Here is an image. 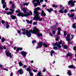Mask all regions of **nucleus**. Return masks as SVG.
I'll list each match as a JSON object with an SVG mask.
<instances>
[{
	"mask_svg": "<svg viewBox=\"0 0 76 76\" xmlns=\"http://www.w3.org/2000/svg\"><path fill=\"white\" fill-rule=\"evenodd\" d=\"M33 29V30H31L29 31L27 30L25 31V29H22V33L23 35H25V34H26L27 36L28 37H30L31 36V33H34V34H38V37H40V36L42 37V34H40L39 33V30H38V28H37L36 27H34Z\"/></svg>",
	"mask_w": 76,
	"mask_h": 76,
	"instance_id": "1",
	"label": "nucleus"
},
{
	"mask_svg": "<svg viewBox=\"0 0 76 76\" xmlns=\"http://www.w3.org/2000/svg\"><path fill=\"white\" fill-rule=\"evenodd\" d=\"M23 10L25 14H23L22 13H20L19 14H18V16H22V17H24V16L26 17V16H29L30 15H32V12L31 11H30L29 13H27V12H26V9H25V8H23Z\"/></svg>",
	"mask_w": 76,
	"mask_h": 76,
	"instance_id": "2",
	"label": "nucleus"
},
{
	"mask_svg": "<svg viewBox=\"0 0 76 76\" xmlns=\"http://www.w3.org/2000/svg\"><path fill=\"white\" fill-rule=\"evenodd\" d=\"M34 9V16L38 15H39V12H38L37 10H40V8L38 7L35 9Z\"/></svg>",
	"mask_w": 76,
	"mask_h": 76,
	"instance_id": "3",
	"label": "nucleus"
},
{
	"mask_svg": "<svg viewBox=\"0 0 76 76\" xmlns=\"http://www.w3.org/2000/svg\"><path fill=\"white\" fill-rule=\"evenodd\" d=\"M35 17L33 18V20H39V21H42V19L40 18V17L39 16V14L37 15H34Z\"/></svg>",
	"mask_w": 76,
	"mask_h": 76,
	"instance_id": "4",
	"label": "nucleus"
},
{
	"mask_svg": "<svg viewBox=\"0 0 76 76\" xmlns=\"http://www.w3.org/2000/svg\"><path fill=\"white\" fill-rule=\"evenodd\" d=\"M62 44V41H60V42H58V44L57 42H56L55 43L53 44L54 46H56L57 45V47H58V48H61V46H60V44Z\"/></svg>",
	"mask_w": 76,
	"mask_h": 76,
	"instance_id": "5",
	"label": "nucleus"
},
{
	"mask_svg": "<svg viewBox=\"0 0 76 76\" xmlns=\"http://www.w3.org/2000/svg\"><path fill=\"white\" fill-rule=\"evenodd\" d=\"M1 3L3 4V7L4 9L6 7V2L5 1V0H1Z\"/></svg>",
	"mask_w": 76,
	"mask_h": 76,
	"instance_id": "6",
	"label": "nucleus"
},
{
	"mask_svg": "<svg viewBox=\"0 0 76 76\" xmlns=\"http://www.w3.org/2000/svg\"><path fill=\"white\" fill-rule=\"evenodd\" d=\"M51 29H52V32L53 34V35H54L55 34H56V29H57V28H55L54 26L51 27Z\"/></svg>",
	"mask_w": 76,
	"mask_h": 76,
	"instance_id": "7",
	"label": "nucleus"
},
{
	"mask_svg": "<svg viewBox=\"0 0 76 76\" xmlns=\"http://www.w3.org/2000/svg\"><path fill=\"white\" fill-rule=\"evenodd\" d=\"M76 1H69V5H71V7H73L74 5V3H75Z\"/></svg>",
	"mask_w": 76,
	"mask_h": 76,
	"instance_id": "8",
	"label": "nucleus"
},
{
	"mask_svg": "<svg viewBox=\"0 0 76 76\" xmlns=\"http://www.w3.org/2000/svg\"><path fill=\"white\" fill-rule=\"evenodd\" d=\"M66 40L68 42L70 41V35L67 34L66 38Z\"/></svg>",
	"mask_w": 76,
	"mask_h": 76,
	"instance_id": "9",
	"label": "nucleus"
},
{
	"mask_svg": "<svg viewBox=\"0 0 76 76\" xmlns=\"http://www.w3.org/2000/svg\"><path fill=\"white\" fill-rule=\"evenodd\" d=\"M6 54L7 57H10V58H12V56L11 55V53L9 51H8L6 53Z\"/></svg>",
	"mask_w": 76,
	"mask_h": 76,
	"instance_id": "10",
	"label": "nucleus"
},
{
	"mask_svg": "<svg viewBox=\"0 0 76 76\" xmlns=\"http://www.w3.org/2000/svg\"><path fill=\"white\" fill-rule=\"evenodd\" d=\"M21 54L22 56H23L24 57L26 56V52L22 51L21 52Z\"/></svg>",
	"mask_w": 76,
	"mask_h": 76,
	"instance_id": "11",
	"label": "nucleus"
},
{
	"mask_svg": "<svg viewBox=\"0 0 76 76\" xmlns=\"http://www.w3.org/2000/svg\"><path fill=\"white\" fill-rule=\"evenodd\" d=\"M38 48H41V47H42V42H38Z\"/></svg>",
	"mask_w": 76,
	"mask_h": 76,
	"instance_id": "12",
	"label": "nucleus"
},
{
	"mask_svg": "<svg viewBox=\"0 0 76 76\" xmlns=\"http://www.w3.org/2000/svg\"><path fill=\"white\" fill-rule=\"evenodd\" d=\"M64 8H62L60 10L58 11V12H60L61 13H64Z\"/></svg>",
	"mask_w": 76,
	"mask_h": 76,
	"instance_id": "13",
	"label": "nucleus"
},
{
	"mask_svg": "<svg viewBox=\"0 0 76 76\" xmlns=\"http://www.w3.org/2000/svg\"><path fill=\"white\" fill-rule=\"evenodd\" d=\"M18 72L20 73V75H22L23 73V70H22V69H21L18 70Z\"/></svg>",
	"mask_w": 76,
	"mask_h": 76,
	"instance_id": "14",
	"label": "nucleus"
},
{
	"mask_svg": "<svg viewBox=\"0 0 76 76\" xmlns=\"http://www.w3.org/2000/svg\"><path fill=\"white\" fill-rule=\"evenodd\" d=\"M41 15L42 16H46V14H45V13L44 12V11L43 10L42 11Z\"/></svg>",
	"mask_w": 76,
	"mask_h": 76,
	"instance_id": "15",
	"label": "nucleus"
},
{
	"mask_svg": "<svg viewBox=\"0 0 76 76\" xmlns=\"http://www.w3.org/2000/svg\"><path fill=\"white\" fill-rule=\"evenodd\" d=\"M50 45L49 44H47V43H44L43 44V46L44 47H45L47 48Z\"/></svg>",
	"mask_w": 76,
	"mask_h": 76,
	"instance_id": "16",
	"label": "nucleus"
},
{
	"mask_svg": "<svg viewBox=\"0 0 76 76\" xmlns=\"http://www.w3.org/2000/svg\"><path fill=\"white\" fill-rule=\"evenodd\" d=\"M10 18H11L12 19L15 20V19L16 18V17L15 16L13 15H11L10 16Z\"/></svg>",
	"mask_w": 76,
	"mask_h": 76,
	"instance_id": "17",
	"label": "nucleus"
},
{
	"mask_svg": "<svg viewBox=\"0 0 76 76\" xmlns=\"http://www.w3.org/2000/svg\"><path fill=\"white\" fill-rule=\"evenodd\" d=\"M31 66H29L28 67V68L26 69V70L27 71V72H28L29 73V72H31Z\"/></svg>",
	"mask_w": 76,
	"mask_h": 76,
	"instance_id": "18",
	"label": "nucleus"
},
{
	"mask_svg": "<svg viewBox=\"0 0 76 76\" xmlns=\"http://www.w3.org/2000/svg\"><path fill=\"white\" fill-rule=\"evenodd\" d=\"M68 68H71L73 69H76V67L73 65H70L68 66Z\"/></svg>",
	"mask_w": 76,
	"mask_h": 76,
	"instance_id": "19",
	"label": "nucleus"
},
{
	"mask_svg": "<svg viewBox=\"0 0 76 76\" xmlns=\"http://www.w3.org/2000/svg\"><path fill=\"white\" fill-rule=\"evenodd\" d=\"M13 12H6V14L7 15H12V14H13Z\"/></svg>",
	"mask_w": 76,
	"mask_h": 76,
	"instance_id": "20",
	"label": "nucleus"
},
{
	"mask_svg": "<svg viewBox=\"0 0 76 76\" xmlns=\"http://www.w3.org/2000/svg\"><path fill=\"white\" fill-rule=\"evenodd\" d=\"M67 73L69 76H71L72 74H71V71L68 70V72Z\"/></svg>",
	"mask_w": 76,
	"mask_h": 76,
	"instance_id": "21",
	"label": "nucleus"
},
{
	"mask_svg": "<svg viewBox=\"0 0 76 76\" xmlns=\"http://www.w3.org/2000/svg\"><path fill=\"white\" fill-rule=\"evenodd\" d=\"M37 76H43L42 75V73L41 72H39L38 73H37Z\"/></svg>",
	"mask_w": 76,
	"mask_h": 76,
	"instance_id": "22",
	"label": "nucleus"
},
{
	"mask_svg": "<svg viewBox=\"0 0 76 76\" xmlns=\"http://www.w3.org/2000/svg\"><path fill=\"white\" fill-rule=\"evenodd\" d=\"M53 10L52 8H50V9H47V11H48L49 13H50L51 12H52Z\"/></svg>",
	"mask_w": 76,
	"mask_h": 76,
	"instance_id": "23",
	"label": "nucleus"
},
{
	"mask_svg": "<svg viewBox=\"0 0 76 76\" xmlns=\"http://www.w3.org/2000/svg\"><path fill=\"white\" fill-rule=\"evenodd\" d=\"M26 21L27 22V23H32V20H30V21H29V20H26Z\"/></svg>",
	"mask_w": 76,
	"mask_h": 76,
	"instance_id": "24",
	"label": "nucleus"
},
{
	"mask_svg": "<svg viewBox=\"0 0 76 76\" xmlns=\"http://www.w3.org/2000/svg\"><path fill=\"white\" fill-rule=\"evenodd\" d=\"M55 53L54 51V50H52L50 52V56H52L53 54H54V53Z\"/></svg>",
	"mask_w": 76,
	"mask_h": 76,
	"instance_id": "25",
	"label": "nucleus"
},
{
	"mask_svg": "<svg viewBox=\"0 0 76 76\" xmlns=\"http://www.w3.org/2000/svg\"><path fill=\"white\" fill-rule=\"evenodd\" d=\"M19 65L20 66H23V64H22V62H20L19 63Z\"/></svg>",
	"mask_w": 76,
	"mask_h": 76,
	"instance_id": "26",
	"label": "nucleus"
},
{
	"mask_svg": "<svg viewBox=\"0 0 76 76\" xmlns=\"http://www.w3.org/2000/svg\"><path fill=\"white\" fill-rule=\"evenodd\" d=\"M37 5H39V6H40L41 5V4L39 2V0H37Z\"/></svg>",
	"mask_w": 76,
	"mask_h": 76,
	"instance_id": "27",
	"label": "nucleus"
},
{
	"mask_svg": "<svg viewBox=\"0 0 76 76\" xmlns=\"http://www.w3.org/2000/svg\"><path fill=\"white\" fill-rule=\"evenodd\" d=\"M73 28H76V23L73 24L72 25Z\"/></svg>",
	"mask_w": 76,
	"mask_h": 76,
	"instance_id": "28",
	"label": "nucleus"
},
{
	"mask_svg": "<svg viewBox=\"0 0 76 76\" xmlns=\"http://www.w3.org/2000/svg\"><path fill=\"white\" fill-rule=\"evenodd\" d=\"M23 5L24 6H28V5H29V3H24Z\"/></svg>",
	"mask_w": 76,
	"mask_h": 76,
	"instance_id": "29",
	"label": "nucleus"
},
{
	"mask_svg": "<svg viewBox=\"0 0 76 76\" xmlns=\"http://www.w3.org/2000/svg\"><path fill=\"white\" fill-rule=\"evenodd\" d=\"M74 15H75V14L74 13L71 14L70 15V18H72V17H73V16H74Z\"/></svg>",
	"mask_w": 76,
	"mask_h": 76,
	"instance_id": "30",
	"label": "nucleus"
},
{
	"mask_svg": "<svg viewBox=\"0 0 76 76\" xmlns=\"http://www.w3.org/2000/svg\"><path fill=\"white\" fill-rule=\"evenodd\" d=\"M53 49H54V50H57L58 48L56 46H55L53 47Z\"/></svg>",
	"mask_w": 76,
	"mask_h": 76,
	"instance_id": "31",
	"label": "nucleus"
},
{
	"mask_svg": "<svg viewBox=\"0 0 76 76\" xmlns=\"http://www.w3.org/2000/svg\"><path fill=\"white\" fill-rule=\"evenodd\" d=\"M64 49H67V46L66 45H64Z\"/></svg>",
	"mask_w": 76,
	"mask_h": 76,
	"instance_id": "32",
	"label": "nucleus"
},
{
	"mask_svg": "<svg viewBox=\"0 0 76 76\" xmlns=\"http://www.w3.org/2000/svg\"><path fill=\"white\" fill-rule=\"evenodd\" d=\"M59 38H60V37H56V41H58V39H59Z\"/></svg>",
	"mask_w": 76,
	"mask_h": 76,
	"instance_id": "33",
	"label": "nucleus"
},
{
	"mask_svg": "<svg viewBox=\"0 0 76 76\" xmlns=\"http://www.w3.org/2000/svg\"><path fill=\"white\" fill-rule=\"evenodd\" d=\"M9 28V24H7L6 26V28L8 29Z\"/></svg>",
	"mask_w": 76,
	"mask_h": 76,
	"instance_id": "34",
	"label": "nucleus"
},
{
	"mask_svg": "<svg viewBox=\"0 0 76 76\" xmlns=\"http://www.w3.org/2000/svg\"><path fill=\"white\" fill-rule=\"evenodd\" d=\"M68 12V10H67L66 9H65L64 10V12L65 13H67Z\"/></svg>",
	"mask_w": 76,
	"mask_h": 76,
	"instance_id": "35",
	"label": "nucleus"
},
{
	"mask_svg": "<svg viewBox=\"0 0 76 76\" xmlns=\"http://www.w3.org/2000/svg\"><path fill=\"white\" fill-rule=\"evenodd\" d=\"M70 12H75V10L73 9H72L70 10Z\"/></svg>",
	"mask_w": 76,
	"mask_h": 76,
	"instance_id": "36",
	"label": "nucleus"
},
{
	"mask_svg": "<svg viewBox=\"0 0 76 76\" xmlns=\"http://www.w3.org/2000/svg\"><path fill=\"white\" fill-rule=\"evenodd\" d=\"M67 56H68L69 57H71V56H72V55H71L69 53H67Z\"/></svg>",
	"mask_w": 76,
	"mask_h": 76,
	"instance_id": "37",
	"label": "nucleus"
},
{
	"mask_svg": "<svg viewBox=\"0 0 76 76\" xmlns=\"http://www.w3.org/2000/svg\"><path fill=\"white\" fill-rule=\"evenodd\" d=\"M29 73L31 76H33V73L32 72H29Z\"/></svg>",
	"mask_w": 76,
	"mask_h": 76,
	"instance_id": "38",
	"label": "nucleus"
},
{
	"mask_svg": "<svg viewBox=\"0 0 76 76\" xmlns=\"http://www.w3.org/2000/svg\"><path fill=\"white\" fill-rule=\"evenodd\" d=\"M64 35L65 36H66V35H67V33H66V31H64Z\"/></svg>",
	"mask_w": 76,
	"mask_h": 76,
	"instance_id": "39",
	"label": "nucleus"
},
{
	"mask_svg": "<svg viewBox=\"0 0 76 76\" xmlns=\"http://www.w3.org/2000/svg\"><path fill=\"white\" fill-rule=\"evenodd\" d=\"M36 1H37V0H33L32 1V2L33 3H35V2H36Z\"/></svg>",
	"mask_w": 76,
	"mask_h": 76,
	"instance_id": "40",
	"label": "nucleus"
},
{
	"mask_svg": "<svg viewBox=\"0 0 76 76\" xmlns=\"http://www.w3.org/2000/svg\"><path fill=\"white\" fill-rule=\"evenodd\" d=\"M12 9H15V5L12 4Z\"/></svg>",
	"mask_w": 76,
	"mask_h": 76,
	"instance_id": "41",
	"label": "nucleus"
},
{
	"mask_svg": "<svg viewBox=\"0 0 76 76\" xmlns=\"http://www.w3.org/2000/svg\"><path fill=\"white\" fill-rule=\"evenodd\" d=\"M37 5H38V4L37 3H35L34 4V7H36V6H37Z\"/></svg>",
	"mask_w": 76,
	"mask_h": 76,
	"instance_id": "42",
	"label": "nucleus"
},
{
	"mask_svg": "<svg viewBox=\"0 0 76 76\" xmlns=\"http://www.w3.org/2000/svg\"><path fill=\"white\" fill-rule=\"evenodd\" d=\"M57 34L58 35H60V31H58Z\"/></svg>",
	"mask_w": 76,
	"mask_h": 76,
	"instance_id": "43",
	"label": "nucleus"
},
{
	"mask_svg": "<svg viewBox=\"0 0 76 76\" xmlns=\"http://www.w3.org/2000/svg\"><path fill=\"white\" fill-rule=\"evenodd\" d=\"M5 41V39H2L1 40V42H4V41Z\"/></svg>",
	"mask_w": 76,
	"mask_h": 76,
	"instance_id": "44",
	"label": "nucleus"
},
{
	"mask_svg": "<svg viewBox=\"0 0 76 76\" xmlns=\"http://www.w3.org/2000/svg\"><path fill=\"white\" fill-rule=\"evenodd\" d=\"M18 48V49H19V50H23V48Z\"/></svg>",
	"mask_w": 76,
	"mask_h": 76,
	"instance_id": "45",
	"label": "nucleus"
},
{
	"mask_svg": "<svg viewBox=\"0 0 76 76\" xmlns=\"http://www.w3.org/2000/svg\"><path fill=\"white\" fill-rule=\"evenodd\" d=\"M19 48H18L16 50V52H19Z\"/></svg>",
	"mask_w": 76,
	"mask_h": 76,
	"instance_id": "46",
	"label": "nucleus"
},
{
	"mask_svg": "<svg viewBox=\"0 0 76 76\" xmlns=\"http://www.w3.org/2000/svg\"><path fill=\"white\" fill-rule=\"evenodd\" d=\"M16 13H19V12H20V10H17L15 11Z\"/></svg>",
	"mask_w": 76,
	"mask_h": 76,
	"instance_id": "47",
	"label": "nucleus"
},
{
	"mask_svg": "<svg viewBox=\"0 0 76 76\" xmlns=\"http://www.w3.org/2000/svg\"><path fill=\"white\" fill-rule=\"evenodd\" d=\"M45 70H46V69H45L44 68L42 70V72H45Z\"/></svg>",
	"mask_w": 76,
	"mask_h": 76,
	"instance_id": "48",
	"label": "nucleus"
},
{
	"mask_svg": "<svg viewBox=\"0 0 76 76\" xmlns=\"http://www.w3.org/2000/svg\"><path fill=\"white\" fill-rule=\"evenodd\" d=\"M33 72H37V70L36 69H34L33 70Z\"/></svg>",
	"mask_w": 76,
	"mask_h": 76,
	"instance_id": "49",
	"label": "nucleus"
},
{
	"mask_svg": "<svg viewBox=\"0 0 76 76\" xmlns=\"http://www.w3.org/2000/svg\"><path fill=\"white\" fill-rule=\"evenodd\" d=\"M37 23V22H34L33 23V25H36Z\"/></svg>",
	"mask_w": 76,
	"mask_h": 76,
	"instance_id": "50",
	"label": "nucleus"
},
{
	"mask_svg": "<svg viewBox=\"0 0 76 76\" xmlns=\"http://www.w3.org/2000/svg\"><path fill=\"white\" fill-rule=\"evenodd\" d=\"M4 70H6V71H8V69H6V68L3 69Z\"/></svg>",
	"mask_w": 76,
	"mask_h": 76,
	"instance_id": "51",
	"label": "nucleus"
},
{
	"mask_svg": "<svg viewBox=\"0 0 76 76\" xmlns=\"http://www.w3.org/2000/svg\"><path fill=\"white\" fill-rule=\"evenodd\" d=\"M1 23H4V21L3 20H2L1 22Z\"/></svg>",
	"mask_w": 76,
	"mask_h": 76,
	"instance_id": "52",
	"label": "nucleus"
},
{
	"mask_svg": "<svg viewBox=\"0 0 76 76\" xmlns=\"http://www.w3.org/2000/svg\"><path fill=\"white\" fill-rule=\"evenodd\" d=\"M10 11H11L12 12H14V10H12V9H10Z\"/></svg>",
	"mask_w": 76,
	"mask_h": 76,
	"instance_id": "53",
	"label": "nucleus"
},
{
	"mask_svg": "<svg viewBox=\"0 0 76 76\" xmlns=\"http://www.w3.org/2000/svg\"><path fill=\"white\" fill-rule=\"evenodd\" d=\"M74 50H76V47H74L73 48Z\"/></svg>",
	"mask_w": 76,
	"mask_h": 76,
	"instance_id": "54",
	"label": "nucleus"
},
{
	"mask_svg": "<svg viewBox=\"0 0 76 76\" xmlns=\"http://www.w3.org/2000/svg\"><path fill=\"white\" fill-rule=\"evenodd\" d=\"M24 68H26V67H27V65H24Z\"/></svg>",
	"mask_w": 76,
	"mask_h": 76,
	"instance_id": "55",
	"label": "nucleus"
},
{
	"mask_svg": "<svg viewBox=\"0 0 76 76\" xmlns=\"http://www.w3.org/2000/svg\"><path fill=\"white\" fill-rule=\"evenodd\" d=\"M36 42V41L35 40L33 41L32 42V43H35V42Z\"/></svg>",
	"mask_w": 76,
	"mask_h": 76,
	"instance_id": "56",
	"label": "nucleus"
},
{
	"mask_svg": "<svg viewBox=\"0 0 76 76\" xmlns=\"http://www.w3.org/2000/svg\"><path fill=\"white\" fill-rule=\"evenodd\" d=\"M40 3H41V2H44V1L43 0H40Z\"/></svg>",
	"mask_w": 76,
	"mask_h": 76,
	"instance_id": "57",
	"label": "nucleus"
},
{
	"mask_svg": "<svg viewBox=\"0 0 76 76\" xmlns=\"http://www.w3.org/2000/svg\"><path fill=\"white\" fill-rule=\"evenodd\" d=\"M49 35H50V36H53V34H52V33H50L49 34Z\"/></svg>",
	"mask_w": 76,
	"mask_h": 76,
	"instance_id": "58",
	"label": "nucleus"
},
{
	"mask_svg": "<svg viewBox=\"0 0 76 76\" xmlns=\"http://www.w3.org/2000/svg\"><path fill=\"white\" fill-rule=\"evenodd\" d=\"M58 31H60L61 30V29L60 28H58Z\"/></svg>",
	"mask_w": 76,
	"mask_h": 76,
	"instance_id": "59",
	"label": "nucleus"
},
{
	"mask_svg": "<svg viewBox=\"0 0 76 76\" xmlns=\"http://www.w3.org/2000/svg\"><path fill=\"white\" fill-rule=\"evenodd\" d=\"M13 73H11L10 75V76H13Z\"/></svg>",
	"mask_w": 76,
	"mask_h": 76,
	"instance_id": "60",
	"label": "nucleus"
},
{
	"mask_svg": "<svg viewBox=\"0 0 76 76\" xmlns=\"http://www.w3.org/2000/svg\"><path fill=\"white\" fill-rule=\"evenodd\" d=\"M3 48H4V49L5 50L6 49V47L5 46H4Z\"/></svg>",
	"mask_w": 76,
	"mask_h": 76,
	"instance_id": "61",
	"label": "nucleus"
},
{
	"mask_svg": "<svg viewBox=\"0 0 76 76\" xmlns=\"http://www.w3.org/2000/svg\"><path fill=\"white\" fill-rule=\"evenodd\" d=\"M5 10H9V8H6L5 9Z\"/></svg>",
	"mask_w": 76,
	"mask_h": 76,
	"instance_id": "62",
	"label": "nucleus"
},
{
	"mask_svg": "<svg viewBox=\"0 0 76 76\" xmlns=\"http://www.w3.org/2000/svg\"><path fill=\"white\" fill-rule=\"evenodd\" d=\"M71 36L72 37V39H73V38H74V36H73L72 35H71Z\"/></svg>",
	"mask_w": 76,
	"mask_h": 76,
	"instance_id": "63",
	"label": "nucleus"
},
{
	"mask_svg": "<svg viewBox=\"0 0 76 76\" xmlns=\"http://www.w3.org/2000/svg\"><path fill=\"white\" fill-rule=\"evenodd\" d=\"M42 6L43 7H45V5H42Z\"/></svg>",
	"mask_w": 76,
	"mask_h": 76,
	"instance_id": "64",
	"label": "nucleus"
}]
</instances>
